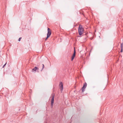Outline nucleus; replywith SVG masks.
I'll return each mask as SVG.
<instances>
[{
  "instance_id": "nucleus-2",
  "label": "nucleus",
  "mask_w": 123,
  "mask_h": 123,
  "mask_svg": "<svg viewBox=\"0 0 123 123\" xmlns=\"http://www.w3.org/2000/svg\"><path fill=\"white\" fill-rule=\"evenodd\" d=\"M48 32L47 34V37L45 39V40H46L47 39L49 38L51 35V30L48 27Z\"/></svg>"
},
{
  "instance_id": "nucleus-6",
  "label": "nucleus",
  "mask_w": 123,
  "mask_h": 123,
  "mask_svg": "<svg viewBox=\"0 0 123 123\" xmlns=\"http://www.w3.org/2000/svg\"><path fill=\"white\" fill-rule=\"evenodd\" d=\"M74 48V49H75V48ZM75 53H76V52H75V49H74V52L72 55V57H71V61H72L74 59V58L75 57Z\"/></svg>"
},
{
  "instance_id": "nucleus-9",
  "label": "nucleus",
  "mask_w": 123,
  "mask_h": 123,
  "mask_svg": "<svg viewBox=\"0 0 123 123\" xmlns=\"http://www.w3.org/2000/svg\"><path fill=\"white\" fill-rule=\"evenodd\" d=\"M42 69L41 70V71H42L43 70V69L44 68V65L43 64H42Z\"/></svg>"
},
{
  "instance_id": "nucleus-3",
  "label": "nucleus",
  "mask_w": 123,
  "mask_h": 123,
  "mask_svg": "<svg viewBox=\"0 0 123 123\" xmlns=\"http://www.w3.org/2000/svg\"><path fill=\"white\" fill-rule=\"evenodd\" d=\"M52 97L51 101V107H52L53 106V104L54 102V98L55 96L54 93H52Z\"/></svg>"
},
{
  "instance_id": "nucleus-10",
  "label": "nucleus",
  "mask_w": 123,
  "mask_h": 123,
  "mask_svg": "<svg viewBox=\"0 0 123 123\" xmlns=\"http://www.w3.org/2000/svg\"><path fill=\"white\" fill-rule=\"evenodd\" d=\"M22 38L21 37H20L19 38V39H18V41H20L21 39Z\"/></svg>"
},
{
  "instance_id": "nucleus-8",
  "label": "nucleus",
  "mask_w": 123,
  "mask_h": 123,
  "mask_svg": "<svg viewBox=\"0 0 123 123\" xmlns=\"http://www.w3.org/2000/svg\"><path fill=\"white\" fill-rule=\"evenodd\" d=\"M123 43H122L121 44V52H122L123 51Z\"/></svg>"
},
{
  "instance_id": "nucleus-7",
  "label": "nucleus",
  "mask_w": 123,
  "mask_h": 123,
  "mask_svg": "<svg viewBox=\"0 0 123 123\" xmlns=\"http://www.w3.org/2000/svg\"><path fill=\"white\" fill-rule=\"evenodd\" d=\"M37 69H38V68L36 67H35L34 68L32 69V72L34 71H36Z\"/></svg>"
},
{
  "instance_id": "nucleus-1",
  "label": "nucleus",
  "mask_w": 123,
  "mask_h": 123,
  "mask_svg": "<svg viewBox=\"0 0 123 123\" xmlns=\"http://www.w3.org/2000/svg\"><path fill=\"white\" fill-rule=\"evenodd\" d=\"M84 31L83 28H82V26L80 25L78 28V32L79 35L81 36L83 33Z\"/></svg>"
},
{
  "instance_id": "nucleus-11",
  "label": "nucleus",
  "mask_w": 123,
  "mask_h": 123,
  "mask_svg": "<svg viewBox=\"0 0 123 123\" xmlns=\"http://www.w3.org/2000/svg\"><path fill=\"white\" fill-rule=\"evenodd\" d=\"M6 63L7 62H6V63L4 65H3V68H4V67H5V65H6Z\"/></svg>"
},
{
  "instance_id": "nucleus-4",
  "label": "nucleus",
  "mask_w": 123,
  "mask_h": 123,
  "mask_svg": "<svg viewBox=\"0 0 123 123\" xmlns=\"http://www.w3.org/2000/svg\"><path fill=\"white\" fill-rule=\"evenodd\" d=\"M59 86L61 92H62L63 89V85L62 83V82H60V84H59Z\"/></svg>"
},
{
  "instance_id": "nucleus-5",
  "label": "nucleus",
  "mask_w": 123,
  "mask_h": 123,
  "mask_svg": "<svg viewBox=\"0 0 123 123\" xmlns=\"http://www.w3.org/2000/svg\"><path fill=\"white\" fill-rule=\"evenodd\" d=\"M87 86V84L86 82L84 83L83 85L82 88V91L83 92L85 91V89L86 88Z\"/></svg>"
},
{
  "instance_id": "nucleus-12",
  "label": "nucleus",
  "mask_w": 123,
  "mask_h": 123,
  "mask_svg": "<svg viewBox=\"0 0 123 123\" xmlns=\"http://www.w3.org/2000/svg\"><path fill=\"white\" fill-rule=\"evenodd\" d=\"M90 39L91 40H92V39L93 38L92 37L91 38H90Z\"/></svg>"
}]
</instances>
